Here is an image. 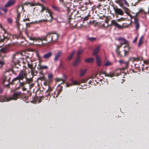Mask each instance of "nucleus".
Listing matches in <instances>:
<instances>
[{"instance_id":"1","label":"nucleus","mask_w":149,"mask_h":149,"mask_svg":"<svg viewBox=\"0 0 149 149\" xmlns=\"http://www.w3.org/2000/svg\"><path fill=\"white\" fill-rule=\"evenodd\" d=\"M21 94L20 91L15 92L11 96L9 97L5 98L4 97H0V102H8L12 100H16L19 98Z\"/></svg>"},{"instance_id":"2","label":"nucleus","mask_w":149,"mask_h":149,"mask_svg":"<svg viewBox=\"0 0 149 149\" xmlns=\"http://www.w3.org/2000/svg\"><path fill=\"white\" fill-rule=\"evenodd\" d=\"M27 74L25 71L21 70L19 72L17 76L13 79L11 82L12 84H14V82L18 80H19L18 82H20V80H23L24 78L26 77Z\"/></svg>"},{"instance_id":"3","label":"nucleus","mask_w":149,"mask_h":149,"mask_svg":"<svg viewBox=\"0 0 149 149\" xmlns=\"http://www.w3.org/2000/svg\"><path fill=\"white\" fill-rule=\"evenodd\" d=\"M53 34L52 33L48 32L47 33L46 36H42L40 37L36 38L31 37L29 36V34L26 33L27 36L30 40H35L37 41L40 40L42 41L43 40L47 41V37Z\"/></svg>"},{"instance_id":"4","label":"nucleus","mask_w":149,"mask_h":149,"mask_svg":"<svg viewBox=\"0 0 149 149\" xmlns=\"http://www.w3.org/2000/svg\"><path fill=\"white\" fill-rule=\"evenodd\" d=\"M46 12L44 13V16L45 19H43L45 22H51L52 21V16L51 14V11L50 10H47Z\"/></svg>"},{"instance_id":"5","label":"nucleus","mask_w":149,"mask_h":149,"mask_svg":"<svg viewBox=\"0 0 149 149\" xmlns=\"http://www.w3.org/2000/svg\"><path fill=\"white\" fill-rule=\"evenodd\" d=\"M19 54L21 55L22 52H16L12 55L11 58L14 64H15V63L17 62L18 61V59L19 58Z\"/></svg>"},{"instance_id":"6","label":"nucleus","mask_w":149,"mask_h":149,"mask_svg":"<svg viewBox=\"0 0 149 149\" xmlns=\"http://www.w3.org/2000/svg\"><path fill=\"white\" fill-rule=\"evenodd\" d=\"M115 2L119 4V6L121 7L124 5L127 7L129 6V4L126 0H115Z\"/></svg>"},{"instance_id":"7","label":"nucleus","mask_w":149,"mask_h":149,"mask_svg":"<svg viewBox=\"0 0 149 149\" xmlns=\"http://www.w3.org/2000/svg\"><path fill=\"white\" fill-rule=\"evenodd\" d=\"M111 25L112 26H115L119 29H122L123 28V25H121L120 24H119L117 23V22H116V20H113L111 21Z\"/></svg>"},{"instance_id":"8","label":"nucleus","mask_w":149,"mask_h":149,"mask_svg":"<svg viewBox=\"0 0 149 149\" xmlns=\"http://www.w3.org/2000/svg\"><path fill=\"white\" fill-rule=\"evenodd\" d=\"M16 1L14 0H9L5 4V7L6 8L14 6L16 3Z\"/></svg>"},{"instance_id":"9","label":"nucleus","mask_w":149,"mask_h":149,"mask_svg":"<svg viewBox=\"0 0 149 149\" xmlns=\"http://www.w3.org/2000/svg\"><path fill=\"white\" fill-rule=\"evenodd\" d=\"M5 72H9L11 71L13 73L14 72L13 70V65L10 64H8L6 66L5 68Z\"/></svg>"},{"instance_id":"10","label":"nucleus","mask_w":149,"mask_h":149,"mask_svg":"<svg viewBox=\"0 0 149 149\" xmlns=\"http://www.w3.org/2000/svg\"><path fill=\"white\" fill-rule=\"evenodd\" d=\"M52 55V53L51 52H49L44 54L43 56V58L45 59H47L51 57Z\"/></svg>"},{"instance_id":"11","label":"nucleus","mask_w":149,"mask_h":149,"mask_svg":"<svg viewBox=\"0 0 149 149\" xmlns=\"http://www.w3.org/2000/svg\"><path fill=\"white\" fill-rule=\"evenodd\" d=\"M101 45L100 44L99 45L95 48V49H94L93 52V55H95L96 56H97V53H98L99 50L100 48L101 47Z\"/></svg>"},{"instance_id":"12","label":"nucleus","mask_w":149,"mask_h":149,"mask_svg":"<svg viewBox=\"0 0 149 149\" xmlns=\"http://www.w3.org/2000/svg\"><path fill=\"white\" fill-rule=\"evenodd\" d=\"M58 35L57 34H53L51 37V41H56L58 40Z\"/></svg>"},{"instance_id":"13","label":"nucleus","mask_w":149,"mask_h":149,"mask_svg":"<svg viewBox=\"0 0 149 149\" xmlns=\"http://www.w3.org/2000/svg\"><path fill=\"white\" fill-rule=\"evenodd\" d=\"M115 12L119 15H122L124 14V12L121 9L117 8L115 9Z\"/></svg>"},{"instance_id":"14","label":"nucleus","mask_w":149,"mask_h":149,"mask_svg":"<svg viewBox=\"0 0 149 149\" xmlns=\"http://www.w3.org/2000/svg\"><path fill=\"white\" fill-rule=\"evenodd\" d=\"M81 59V58L80 57H79V56H77L75 61H74V63L73 64V65L74 66H77L78 64V63L80 61Z\"/></svg>"},{"instance_id":"15","label":"nucleus","mask_w":149,"mask_h":149,"mask_svg":"<svg viewBox=\"0 0 149 149\" xmlns=\"http://www.w3.org/2000/svg\"><path fill=\"white\" fill-rule=\"evenodd\" d=\"M61 54V52L59 51L55 55V57L54 58L55 61H57L58 60Z\"/></svg>"},{"instance_id":"16","label":"nucleus","mask_w":149,"mask_h":149,"mask_svg":"<svg viewBox=\"0 0 149 149\" xmlns=\"http://www.w3.org/2000/svg\"><path fill=\"white\" fill-rule=\"evenodd\" d=\"M118 40L119 41H122L123 43L124 44H126L128 43L127 41L126 40L122 37H119L118 38Z\"/></svg>"},{"instance_id":"17","label":"nucleus","mask_w":149,"mask_h":149,"mask_svg":"<svg viewBox=\"0 0 149 149\" xmlns=\"http://www.w3.org/2000/svg\"><path fill=\"white\" fill-rule=\"evenodd\" d=\"M134 23L135 25L136 29L137 30H138L139 29L140 27V24L139 23V21H134Z\"/></svg>"},{"instance_id":"18","label":"nucleus","mask_w":149,"mask_h":149,"mask_svg":"<svg viewBox=\"0 0 149 149\" xmlns=\"http://www.w3.org/2000/svg\"><path fill=\"white\" fill-rule=\"evenodd\" d=\"M96 61L97 65L99 66H100L101 65V60L100 58L97 56H96Z\"/></svg>"},{"instance_id":"19","label":"nucleus","mask_w":149,"mask_h":149,"mask_svg":"<svg viewBox=\"0 0 149 149\" xmlns=\"http://www.w3.org/2000/svg\"><path fill=\"white\" fill-rule=\"evenodd\" d=\"M51 6L52 8L54 11L57 12H59L60 11V7H56L54 5H52Z\"/></svg>"},{"instance_id":"20","label":"nucleus","mask_w":149,"mask_h":149,"mask_svg":"<svg viewBox=\"0 0 149 149\" xmlns=\"http://www.w3.org/2000/svg\"><path fill=\"white\" fill-rule=\"evenodd\" d=\"M84 51V49L83 48L82 49H78L77 52V56L79 57H80V55Z\"/></svg>"},{"instance_id":"21","label":"nucleus","mask_w":149,"mask_h":149,"mask_svg":"<svg viewBox=\"0 0 149 149\" xmlns=\"http://www.w3.org/2000/svg\"><path fill=\"white\" fill-rule=\"evenodd\" d=\"M1 52L4 54L7 53L9 52V50L8 48L4 47L1 49Z\"/></svg>"},{"instance_id":"22","label":"nucleus","mask_w":149,"mask_h":149,"mask_svg":"<svg viewBox=\"0 0 149 149\" xmlns=\"http://www.w3.org/2000/svg\"><path fill=\"white\" fill-rule=\"evenodd\" d=\"M86 69H81L79 71V75L80 76H82L84 75L85 73L86 72Z\"/></svg>"},{"instance_id":"23","label":"nucleus","mask_w":149,"mask_h":149,"mask_svg":"<svg viewBox=\"0 0 149 149\" xmlns=\"http://www.w3.org/2000/svg\"><path fill=\"white\" fill-rule=\"evenodd\" d=\"M85 61L86 63H91L94 61V59L93 58H88L86 59Z\"/></svg>"},{"instance_id":"24","label":"nucleus","mask_w":149,"mask_h":149,"mask_svg":"<svg viewBox=\"0 0 149 149\" xmlns=\"http://www.w3.org/2000/svg\"><path fill=\"white\" fill-rule=\"evenodd\" d=\"M5 61L3 57L1 59H0V66L2 67V66L5 65Z\"/></svg>"},{"instance_id":"25","label":"nucleus","mask_w":149,"mask_h":149,"mask_svg":"<svg viewBox=\"0 0 149 149\" xmlns=\"http://www.w3.org/2000/svg\"><path fill=\"white\" fill-rule=\"evenodd\" d=\"M48 68V67L46 65H41L39 66V69L40 70H47Z\"/></svg>"},{"instance_id":"26","label":"nucleus","mask_w":149,"mask_h":149,"mask_svg":"<svg viewBox=\"0 0 149 149\" xmlns=\"http://www.w3.org/2000/svg\"><path fill=\"white\" fill-rule=\"evenodd\" d=\"M118 62L120 64H125V65H127L128 64V61L124 62L122 60H119Z\"/></svg>"},{"instance_id":"27","label":"nucleus","mask_w":149,"mask_h":149,"mask_svg":"<svg viewBox=\"0 0 149 149\" xmlns=\"http://www.w3.org/2000/svg\"><path fill=\"white\" fill-rule=\"evenodd\" d=\"M96 39V38L93 37H88L87 38V40L91 42L94 41Z\"/></svg>"},{"instance_id":"28","label":"nucleus","mask_w":149,"mask_h":149,"mask_svg":"<svg viewBox=\"0 0 149 149\" xmlns=\"http://www.w3.org/2000/svg\"><path fill=\"white\" fill-rule=\"evenodd\" d=\"M74 53H75L74 50H73L72 51L71 53L69 56H68V60H70L72 59V58L73 55L74 54Z\"/></svg>"},{"instance_id":"29","label":"nucleus","mask_w":149,"mask_h":149,"mask_svg":"<svg viewBox=\"0 0 149 149\" xmlns=\"http://www.w3.org/2000/svg\"><path fill=\"white\" fill-rule=\"evenodd\" d=\"M112 65V62H109V61L107 60L106 62L105 63L104 65L105 66H111Z\"/></svg>"},{"instance_id":"30","label":"nucleus","mask_w":149,"mask_h":149,"mask_svg":"<svg viewBox=\"0 0 149 149\" xmlns=\"http://www.w3.org/2000/svg\"><path fill=\"white\" fill-rule=\"evenodd\" d=\"M123 9L124 10L125 12L127 14H128L130 13V10L127 8L125 6L123 7Z\"/></svg>"},{"instance_id":"31","label":"nucleus","mask_w":149,"mask_h":149,"mask_svg":"<svg viewBox=\"0 0 149 149\" xmlns=\"http://www.w3.org/2000/svg\"><path fill=\"white\" fill-rule=\"evenodd\" d=\"M19 83H20V84L19 86V87H24V85L26 84V83L25 81L20 82H20Z\"/></svg>"},{"instance_id":"32","label":"nucleus","mask_w":149,"mask_h":149,"mask_svg":"<svg viewBox=\"0 0 149 149\" xmlns=\"http://www.w3.org/2000/svg\"><path fill=\"white\" fill-rule=\"evenodd\" d=\"M7 80V77L6 76H3L2 78V81L3 84L5 81Z\"/></svg>"},{"instance_id":"33","label":"nucleus","mask_w":149,"mask_h":149,"mask_svg":"<svg viewBox=\"0 0 149 149\" xmlns=\"http://www.w3.org/2000/svg\"><path fill=\"white\" fill-rule=\"evenodd\" d=\"M79 84V83L76 81H74L71 83V85H78Z\"/></svg>"},{"instance_id":"34","label":"nucleus","mask_w":149,"mask_h":149,"mask_svg":"<svg viewBox=\"0 0 149 149\" xmlns=\"http://www.w3.org/2000/svg\"><path fill=\"white\" fill-rule=\"evenodd\" d=\"M47 10H49L47 8H46L44 6H42V9L41 10V12L43 13L44 11H45V12H46Z\"/></svg>"},{"instance_id":"35","label":"nucleus","mask_w":149,"mask_h":149,"mask_svg":"<svg viewBox=\"0 0 149 149\" xmlns=\"http://www.w3.org/2000/svg\"><path fill=\"white\" fill-rule=\"evenodd\" d=\"M25 78L26 80V84H29L31 82V79L27 78L26 77Z\"/></svg>"},{"instance_id":"36","label":"nucleus","mask_w":149,"mask_h":149,"mask_svg":"<svg viewBox=\"0 0 149 149\" xmlns=\"http://www.w3.org/2000/svg\"><path fill=\"white\" fill-rule=\"evenodd\" d=\"M143 41L141 40V38H140L138 43V47H139L140 46V45H141L143 44Z\"/></svg>"},{"instance_id":"37","label":"nucleus","mask_w":149,"mask_h":149,"mask_svg":"<svg viewBox=\"0 0 149 149\" xmlns=\"http://www.w3.org/2000/svg\"><path fill=\"white\" fill-rule=\"evenodd\" d=\"M28 66L29 68L31 69L33 66V65L32 63L31 62V63H28Z\"/></svg>"},{"instance_id":"38","label":"nucleus","mask_w":149,"mask_h":149,"mask_svg":"<svg viewBox=\"0 0 149 149\" xmlns=\"http://www.w3.org/2000/svg\"><path fill=\"white\" fill-rule=\"evenodd\" d=\"M114 75V74L113 73H111L110 72L109 73V77H113Z\"/></svg>"},{"instance_id":"39","label":"nucleus","mask_w":149,"mask_h":149,"mask_svg":"<svg viewBox=\"0 0 149 149\" xmlns=\"http://www.w3.org/2000/svg\"><path fill=\"white\" fill-rule=\"evenodd\" d=\"M52 73H49L48 74V78L49 79H50L52 78Z\"/></svg>"},{"instance_id":"40","label":"nucleus","mask_w":149,"mask_h":149,"mask_svg":"<svg viewBox=\"0 0 149 149\" xmlns=\"http://www.w3.org/2000/svg\"><path fill=\"white\" fill-rule=\"evenodd\" d=\"M132 18L134 19V21H139L138 19V18H137V17L136 16V15H135L134 16H133Z\"/></svg>"},{"instance_id":"41","label":"nucleus","mask_w":149,"mask_h":149,"mask_svg":"<svg viewBox=\"0 0 149 149\" xmlns=\"http://www.w3.org/2000/svg\"><path fill=\"white\" fill-rule=\"evenodd\" d=\"M7 21L9 23H11L12 22V19L10 18H8L7 19Z\"/></svg>"},{"instance_id":"42","label":"nucleus","mask_w":149,"mask_h":149,"mask_svg":"<svg viewBox=\"0 0 149 149\" xmlns=\"http://www.w3.org/2000/svg\"><path fill=\"white\" fill-rule=\"evenodd\" d=\"M1 10H3L5 13H6L7 11V10L6 8H1Z\"/></svg>"},{"instance_id":"43","label":"nucleus","mask_w":149,"mask_h":149,"mask_svg":"<svg viewBox=\"0 0 149 149\" xmlns=\"http://www.w3.org/2000/svg\"><path fill=\"white\" fill-rule=\"evenodd\" d=\"M88 17L87 16H86L85 17L83 18L82 20L83 21H86L88 20Z\"/></svg>"},{"instance_id":"44","label":"nucleus","mask_w":149,"mask_h":149,"mask_svg":"<svg viewBox=\"0 0 149 149\" xmlns=\"http://www.w3.org/2000/svg\"><path fill=\"white\" fill-rule=\"evenodd\" d=\"M28 4H29L31 6H33L35 5L34 3L33 2H29Z\"/></svg>"},{"instance_id":"45","label":"nucleus","mask_w":149,"mask_h":149,"mask_svg":"<svg viewBox=\"0 0 149 149\" xmlns=\"http://www.w3.org/2000/svg\"><path fill=\"white\" fill-rule=\"evenodd\" d=\"M137 38H138L137 37H136L134 39V40L133 41V43H135L136 42V41H137Z\"/></svg>"},{"instance_id":"46","label":"nucleus","mask_w":149,"mask_h":149,"mask_svg":"<svg viewBox=\"0 0 149 149\" xmlns=\"http://www.w3.org/2000/svg\"><path fill=\"white\" fill-rule=\"evenodd\" d=\"M138 59V61H141L142 60V58L141 57H137Z\"/></svg>"},{"instance_id":"47","label":"nucleus","mask_w":149,"mask_h":149,"mask_svg":"<svg viewBox=\"0 0 149 149\" xmlns=\"http://www.w3.org/2000/svg\"><path fill=\"white\" fill-rule=\"evenodd\" d=\"M66 87H69L70 86H72V85H71V84H70L66 83Z\"/></svg>"},{"instance_id":"48","label":"nucleus","mask_w":149,"mask_h":149,"mask_svg":"<svg viewBox=\"0 0 149 149\" xmlns=\"http://www.w3.org/2000/svg\"><path fill=\"white\" fill-rule=\"evenodd\" d=\"M133 59L134 61H138V58H135V57H133Z\"/></svg>"},{"instance_id":"49","label":"nucleus","mask_w":149,"mask_h":149,"mask_svg":"<svg viewBox=\"0 0 149 149\" xmlns=\"http://www.w3.org/2000/svg\"><path fill=\"white\" fill-rule=\"evenodd\" d=\"M120 20L121 21H124L125 19V18H124V17H121L120 18Z\"/></svg>"},{"instance_id":"50","label":"nucleus","mask_w":149,"mask_h":149,"mask_svg":"<svg viewBox=\"0 0 149 149\" xmlns=\"http://www.w3.org/2000/svg\"><path fill=\"white\" fill-rule=\"evenodd\" d=\"M3 91V89L2 88L0 87V93H2Z\"/></svg>"},{"instance_id":"51","label":"nucleus","mask_w":149,"mask_h":149,"mask_svg":"<svg viewBox=\"0 0 149 149\" xmlns=\"http://www.w3.org/2000/svg\"><path fill=\"white\" fill-rule=\"evenodd\" d=\"M105 76L109 77V73L105 74Z\"/></svg>"},{"instance_id":"52","label":"nucleus","mask_w":149,"mask_h":149,"mask_svg":"<svg viewBox=\"0 0 149 149\" xmlns=\"http://www.w3.org/2000/svg\"><path fill=\"white\" fill-rule=\"evenodd\" d=\"M116 21H118V22H120L121 21V20H120V18L118 19H116Z\"/></svg>"},{"instance_id":"53","label":"nucleus","mask_w":149,"mask_h":149,"mask_svg":"<svg viewBox=\"0 0 149 149\" xmlns=\"http://www.w3.org/2000/svg\"><path fill=\"white\" fill-rule=\"evenodd\" d=\"M3 39H0V42H3Z\"/></svg>"},{"instance_id":"54","label":"nucleus","mask_w":149,"mask_h":149,"mask_svg":"<svg viewBox=\"0 0 149 149\" xmlns=\"http://www.w3.org/2000/svg\"><path fill=\"white\" fill-rule=\"evenodd\" d=\"M41 1H42V2H43V3H45V0H40Z\"/></svg>"},{"instance_id":"55","label":"nucleus","mask_w":149,"mask_h":149,"mask_svg":"<svg viewBox=\"0 0 149 149\" xmlns=\"http://www.w3.org/2000/svg\"><path fill=\"white\" fill-rule=\"evenodd\" d=\"M70 81H71V83L72 82H73V81H74L73 80V79H70Z\"/></svg>"},{"instance_id":"56","label":"nucleus","mask_w":149,"mask_h":149,"mask_svg":"<svg viewBox=\"0 0 149 149\" xmlns=\"http://www.w3.org/2000/svg\"><path fill=\"white\" fill-rule=\"evenodd\" d=\"M29 3V2H26L24 3V5H29V4H28Z\"/></svg>"},{"instance_id":"57","label":"nucleus","mask_w":149,"mask_h":149,"mask_svg":"<svg viewBox=\"0 0 149 149\" xmlns=\"http://www.w3.org/2000/svg\"><path fill=\"white\" fill-rule=\"evenodd\" d=\"M59 1L60 2H63V0H59Z\"/></svg>"},{"instance_id":"58","label":"nucleus","mask_w":149,"mask_h":149,"mask_svg":"<svg viewBox=\"0 0 149 149\" xmlns=\"http://www.w3.org/2000/svg\"><path fill=\"white\" fill-rule=\"evenodd\" d=\"M59 94L58 93V95H56V97H57L59 95Z\"/></svg>"},{"instance_id":"59","label":"nucleus","mask_w":149,"mask_h":149,"mask_svg":"<svg viewBox=\"0 0 149 149\" xmlns=\"http://www.w3.org/2000/svg\"><path fill=\"white\" fill-rule=\"evenodd\" d=\"M143 38V36H141V38H141V39L142 38Z\"/></svg>"},{"instance_id":"60","label":"nucleus","mask_w":149,"mask_h":149,"mask_svg":"<svg viewBox=\"0 0 149 149\" xmlns=\"http://www.w3.org/2000/svg\"><path fill=\"white\" fill-rule=\"evenodd\" d=\"M25 89H26V88H24L23 90H25Z\"/></svg>"},{"instance_id":"61","label":"nucleus","mask_w":149,"mask_h":149,"mask_svg":"<svg viewBox=\"0 0 149 149\" xmlns=\"http://www.w3.org/2000/svg\"><path fill=\"white\" fill-rule=\"evenodd\" d=\"M63 76H64V77H65V78H66V76H65L64 75Z\"/></svg>"},{"instance_id":"62","label":"nucleus","mask_w":149,"mask_h":149,"mask_svg":"<svg viewBox=\"0 0 149 149\" xmlns=\"http://www.w3.org/2000/svg\"><path fill=\"white\" fill-rule=\"evenodd\" d=\"M59 80H62V79H60Z\"/></svg>"},{"instance_id":"63","label":"nucleus","mask_w":149,"mask_h":149,"mask_svg":"<svg viewBox=\"0 0 149 149\" xmlns=\"http://www.w3.org/2000/svg\"><path fill=\"white\" fill-rule=\"evenodd\" d=\"M1 68L2 67L0 66V68Z\"/></svg>"},{"instance_id":"64","label":"nucleus","mask_w":149,"mask_h":149,"mask_svg":"<svg viewBox=\"0 0 149 149\" xmlns=\"http://www.w3.org/2000/svg\"><path fill=\"white\" fill-rule=\"evenodd\" d=\"M14 1H16V0H14Z\"/></svg>"}]
</instances>
